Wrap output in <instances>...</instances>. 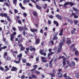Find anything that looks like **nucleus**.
I'll return each mask as SVG.
<instances>
[{
  "mask_svg": "<svg viewBox=\"0 0 79 79\" xmlns=\"http://www.w3.org/2000/svg\"><path fill=\"white\" fill-rule=\"evenodd\" d=\"M5 60L6 61H10L11 60V57L8 56L5 58Z\"/></svg>",
  "mask_w": 79,
  "mask_h": 79,
  "instance_id": "obj_19",
  "label": "nucleus"
},
{
  "mask_svg": "<svg viewBox=\"0 0 79 79\" xmlns=\"http://www.w3.org/2000/svg\"><path fill=\"white\" fill-rule=\"evenodd\" d=\"M24 39V38H22L19 40L18 41V43L20 44V43H21V42H23V40Z\"/></svg>",
  "mask_w": 79,
  "mask_h": 79,
  "instance_id": "obj_20",
  "label": "nucleus"
},
{
  "mask_svg": "<svg viewBox=\"0 0 79 79\" xmlns=\"http://www.w3.org/2000/svg\"><path fill=\"white\" fill-rule=\"evenodd\" d=\"M52 73H51L50 75H51V77H55V75L56 73V70H55V69H53L52 71Z\"/></svg>",
  "mask_w": 79,
  "mask_h": 79,
  "instance_id": "obj_3",
  "label": "nucleus"
},
{
  "mask_svg": "<svg viewBox=\"0 0 79 79\" xmlns=\"http://www.w3.org/2000/svg\"><path fill=\"white\" fill-rule=\"evenodd\" d=\"M44 51L43 49H41L40 51V53L41 55H43V53H44Z\"/></svg>",
  "mask_w": 79,
  "mask_h": 79,
  "instance_id": "obj_26",
  "label": "nucleus"
},
{
  "mask_svg": "<svg viewBox=\"0 0 79 79\" xmlns=\"http://www.w3.org/2000/svg\"><path fill=\"white\" fill-rule=\"evenodd\" d=\"M40 39L39 38H37L35 41V42L36 43V45H37L39 44V43H40Z\"/></svg>",
  "mask_w": 79,
  "mask_h": 79,
  "instance_id": "obj_10",
  "label": "nucleus"
},
{
  "mask_svg": "<svg viewBox=\"0 0 79 79\" xmlns=\"http://www.w3.org/2000/svg\"><path fill=\"white\" fill-rule=\"evenodd\" d=\"M30 31L31 32H32L34 33L35 32H37L38 30L36 29H31Z\"/></svg>",
  "mask_w": 79,
  "mask_h": 79,
  "instance_id": "obj_14",
  "label": "nucleus"
},
{
  "mask_svg": "<svg viewBox=\"0 0 79 79\" xmlns=\"http://www.w3.org/2000/svg\"><path fill=\"white\" fill-rule=\"evenodd\" d=\"M36 6L37 9L40 10L42 9V7L39 6L38 5H36Z\"/></svg>",
  "mask_w": 79,
  "mask_h": 79,
  "instance_id": "obj_18",
  "label": "nucleus"
},
{
  "mask_svg": "<svg viewBox=\"0 0 79 79\" xmlns=\"http://www.w3.org/2000/svg\"><path fill=\"white\" fill-rule=\"evenodd\" d=\"M76 31V29L75 28H73V30H72L71 31V33L73 34H75V31Z\"/></svg>",
  "mask_w": 79,
  "mask_h": 79,
  "instance_id": "obj_15",
  "label": "nucleus"
},
{
  "mask_svg": "<svg viewBox=\"0 0 79 79\" xmlns=\"http://www.w3.org/2000/svg\"><path fill=\"white\" fill-rule=\"evenodd\" d=\"M53 59H52L49 63V66L50 68H52V66H53V64H52V63L53 62Z\"/></svg>",
  "mask_w": 79,
  "mask_h": 79,
  "instance_id": "obj_9",
  "label": "nucleus"
},
{
  "mask_svg": "<svg viewBox=\"0 0 79 79\" xmlns=\"http://www.w3.org/2000/svg\"><path fill=\"white\" fill-rule=\"evenodd\" d=\"M43 2H46V1H48V2H50V0H42Z\"/></svg>",
  "mask_w": 79,
  "mask_h": 79,
  "instance_id": "obj_53",
  "label": "nucleus"
},
{
  "mask_svg": "<svg viewBox=\"0 0 79 79\" xmlns=\"http://www.w3.org/2000/svg\"><path fill=\"white\" fill-rule=\"evenodd\" d=\"M57 74L58 75L59 78H62L63 75V73H61V72H58L57 73Z\"/></svg>",
  "mask_w": 79,
  "mask_h": 79,
  "instance_id": "obj_5",
  "label": "nucleus"
},
{
  "mask_svg": "<svg viewBox=\"0 0 79 79\" xmlns=\"http://www.w3.org/2000/svg\"><path fill=\"white\" fill-rule=\"evenodd\" d=\"M18 45L19 46V47H23V45H22V44H18Z\"/></svg>",
  "mask_w": 79,
  "mask_h": 79,
  "instance_id": "obj_52",
  "label": "nucleus"
},
{
  "mask_svg": "<svg viewBox=\"0 0 79 79\" xmlns=\"http://www.w3.org/2000/svg\"><path fill=\"white\" fill-rule=\"evenodd\" d=\"M27 60H26V59H22V62L23 63H26Z\"/></svg>",
  "mask_w": 79,
  "mask_h": 79,
  "instance_id": "obj_36",
  "label": "nucleus"
},
{
  "mask_svg": "<svg viewBox=\"0 0 79 79\" xmlns=\"http://www.w3.org/2000/svg\"><path fill=\"white\" fill-rule=\"evenodd\" d=\"M0 69L1 71H4V68L2 67H0Z\"/></svg>",
  "mask_w": 79,
  "mask_h": 79,
  "instance_id": "obj_49",
  "label": "nucleus"
},
{
  "mask_svg": "<svg viewBox=\"0 0 79 79\" xmlns=\"http://www.w3.org/2000/svg\"><path fill=\"white\" fill-rule=\"evenodd\" d=\"M56 18H58V19H60V20H61L62 19V17L59 15H56Z\"/></svg>",
  "mask_w": 79,
  "mask_h": 79,
  "instance_id": "obj_12",
  "label": "nucleus"
},
{
  "mask_svg": "<svg viewBox=\"0 0 79 79\" xmlns=\"http://www.w3.org/2000/svg\"><path fill=\"white\" fill-rule=\"evenodd\" d=\"M25 77V76H24V75H22L21 77V79H24Z\"/></svg>",
  "mask_w": 79,
  "mask_h": 79,
  "instance_id": "obj_54",
  "label": "nucleus"
},
{
  "mask_svg": "<svg viewBox=\"0 0 79 79\" xmlns=\"http://www.w3.org/2000/svg\"><path fill=\"white\" fill-rule=\"evenodd\" d=\"M36 49L35 47L33 48L32 46H30V50L31 52H33V51H35Z\"/></svg>",
  "mask_w": 79,
  "mask_h": 79,
  "instance_id": "obj_6",
  "label": "nucleus"
},
{
  "mask_svg": "<svg viewBox=\"0 0 79 79\" xmlns=\"http://www.w3.org/2000/svg\"><path fill=\"white\" fill-rule=\"evenodd\" d=\"M35 73H36V74H40V72L37 71V70H35Z\"/></svg>",
  "mask_w": 79,
  "mask_h": 79,
  "instance_id": "obj_33",
  "label": "nucleus"
},
{
  "mask_svg": "<svg viewBox=\"0 0 79 79\" xmlns=\"http://www.w3.org/2000/svg\"><path fill=\"white\" fill-rule=\"evenodd\" d=\"M18 23L19 24H22V22H21V20L19 19L18 21Z\"/></svg>",
  "mask_w": 79,
  "mask_h": 79,
  "instance_id": "obj_43",
  "label": "nucleus"
},
{
  "mask_svg": "<svg viewBox=\"0 0 79 79\" xmlns=\"http://www.w3.org/2000/svg\"><path fill=\"white\" fill-rule=\"evenodd\" d=\"M70 2H66L64 4V6H66V5H69Z\"/></svg>",
  "mask_w": 79,
  "mask_h": 79,
  "instance_id": "obj_35",
  "label": "nucleus"
},
{
  "mask_svg": "<svg viewBox=\"0 0 79 79\" xmlns=\"http://www.w3.org/2000/svg\"><path fill=\"white\" fill-rule=\"evenodd\" d=\"M48 24H51V21L49 20H48Z\"/></svg>",
  "mask_w": 79,
  "mask_h": 79,
  "instance_id": "obj_51",
  "label": "nucleus"
},
{
  "mask_svg": "<svg viewBox=\"0 0 79 79\" xmlns=\"http://www.w3.org/2000/svg\"><path fill=\"white\" fill-rule=\"evenodd\" d=\"M52 40H58V37L57 36H54V37L52 38Z\"/></svg>",
  "mask_w": 79,
  "mask_h": 79,
  "instance_id": "obj_22",
  "label": "nucleus"
},
{
  "mask_svg": "<svg viewBox=\"0 0 79 79\" xmlns=\"http://www.w3.org/2000/svg\"><path fill=\"white\" fill-rule=\"evenodd\" d=\"M68 23H70V24H73L74 22L71 20H70V19H68Z\"/></svg>",
  "mask_w": 79,
  "mask_h": 79,
  "instance_id": "obj_24",
  "label": "nucleus"
},
{
  "mask_svg": "<svg viewBox=\"0 0 79 79\" xmlns=\"http://www.w3.org/2000/svg\"><path fill=\"white\" fill-rule=\"evenodd\" d=\"M26 65L27 66H31V64H30L29 63H27Z\"/></svg>",
  "mask_w": 79,
  "mask_h": 79,
  "instance_id": "obj_42",
  "label": "nucleus"
},
{
  "mask_svg": "<svg viewBox=\"0 0 79 79\" xmlns=\"http://www.w3.org/2000/svg\"><path fill=\"white\" fill-rule=\"evenodd\" d=\"M2 49H6V48H7V46H4V47H2Z\"/></svg>",
  "mask_w": 79,
  "mask_h": 79,
  "instance_id": "obj_45",
  "label": "nucleus"
},
{
  "mask_svg": "<svg viewBox=\"0 0 79 79\" xmlns=\"http://www.w3.org/2000/svg\"><path fill=\"white\" fill-rule=\"evenodd\" d=\"M62 48L60 47L57 50V52H59V53L60 52H61V50Z\"/></svg>",
  "mask_w": 79,
  "mask_h": 79,
  "instance_id": "obj_38",
  "label": "nucleus"
},
{
  "mask_svg": "<svg viewBox=\"0 0 79 79\" xmlns=\"http://www.w3.org/2000/svg\"><path fill=\"white\" fill-rule=\"evenodd\" d=\"M40 33H42V34H43V30H42V29H40Z\"/></svg>",
  "mask_w": 79,
  "mask_h": 79,
  "instance_id": "obj_59",
  "label": "nucleus"
},
{
  "mask_svg": "<svg viewBox=\"0 0 79 79\" xmlns=\"http://www.w3.org/2000/svg\"><path fill=\"white\" fill-rule=\"evenodd\" d=\"M10 52L12 53L13 55H14L15 54H17L18 53V52L17 51H13L12 50H11Z\"/></svg>",
  "mask_w": 79,
  "mask_h": 79,
  "instance_id": "obj_25",
  "label": "nucleus"
},
{
  "mask_svg": "<svg viewBox=\"0 0 79 79\" xmlns=\"http://www.w3.org/2000/svg\"><path fill=\"white\" fill-rule=\"evenodd\" d=\"M53 23L55 24H56V26H57V27H58L59 26V24L58 23V22L57 21L54 20L53 21Z\"/></svg>",
  "mask_w": 79,
  "mask_h": 79,
  "instance_id": "obj_17",
  "label": "nucleus"
},
{
  "mask_svg": "<svg viewBox=\"0 0 79 79\" xmlns=\"http://www.w3.org/2000/svg\"><path fill=\"white\" fill-rule=\"evenodd\" d=\"M43 63H47V60H42Z\"/></svg>",
  "mask_w": 79,
  "mask_h": 79,
  "instance_id": "obj_50",
  "label": "nucleus"
},
{
  "mask_svg": "<svg viewBox=\"0 0 79 79\" xmlns=\"http://www.w3.org/2000/svg\"><path fill=\"white\" fill-rule=\"evenodd\" d=\"M69 5H70V6H73V5H74V3L72 2H70Z\"/></svg>",
  "mask_w": 79,
  "mask_h": 79,
  "instance_id": "obj_47",
  "label": "nucleus"
},
{
  "mask_svg": "<svg viewBox=\"0 0 79 79\" xmlns=\"http://www.w3.org/2000/svg\"><path fill=\"white\" fill-rule=\"evenodd\" d=\"M62 64L63 65V66H65L66 65V61H63L62 62Z\"/></svg>",
  "mask_w": 79,
  "mask_h": 79,
  "instance_id": "obj_41",
  "label": "nucleus"
},
{
  "mask_svg": "<svg viewBox=\"0 0 79 79\" xmlns=\"http://www.w3.org/2000/svg\"><path fill=\"white\" fill-rule=\"evenodd\" d=\"M74 23L77 26H79V22H78V21L76 20H74Z\"/></svg>",
  "mask_w": 79,
  "mask_h": 79,
  "instance_id": "obj_11",
  "label": "nucleus"
},
{
  "mask_svg": "<svg viewBox=\"0 0 79 79\" xmlns=\"http://www.w3.org/2000/svg\"><path fill=\"white\" fill-rule=\"evenodd\" d=\"M44 5L45 6H44L43 7L44 9H45V8H46V7H47V4H45Z\"/></svg>",
  "mask_w": 79,
  "mask_h": 79,
  "instance_id": "obj_48",
  "label": "nucleus"
},
{
  "mask_svg": "<svg viewBox=\"0 0 79 79\" xmlns=\"http://www.w3.org/2000/svg\"><path fill=\"white\" fill-rule=\"evenodd\" d=\"M13 2L14 5H16V3H17V0H13Z\"/></svg>",
  "mask_w": 79,
  "mask_h": 79,
  "instance_id": "obj_32",
  "label": "nucleus"
},
{
  "mask_svg": "<svg viewBox=\"0 0 79 79\" xmlns=\"http://www.w3.org/2000/svg\"><path fill=\"white\" fill-rule=\"evenodd\" d=\"M71 40H68L66 41V43L67 44H71Z\"/></svg>",
  "mask_w": 79,
  "mask_h": 79,
  "instance_id": "obj_23",
  "label": "nucleus"
},
{
  "mask_svg": "<svg viewBox=\"0 0 79 79\" xmlns=\"http://www.w3.org/2000/svg\"><path fill=\"white\" fill-rule=\"evenodd\" d=\"M33 15H34L35 16H36L37 15V13L36 11H34L33 12Z\"/></svg>",
  "mask_w": 79,
  "mask_h": 79,
  "instance_id": "obj_29",
  "label": "nucleus"
},
{
  "mask_svg": "<svg viewBox=\"0 0 79 79\" xmlns=\"http://www.w3.org/2000/svg\"><path fill=\"white\" fill-rule=\"evenodd\" d=\"M65 42H66V37H65L64 36L63 37V39H62V43H65Z\"/></svg>",
  "mask_w": 79,
  "mask_h": 79,
  "instance_id": "obj_28",
  "label": "nucleus"
},
{
  "mask_svg": "<svg viewBox=\"0 0 79 79\" xmlns=\"http://www.w3.org/2000/svg\"><path fill=\"white\" fill-rule=\"evenodd\" d=\"M23 16H24V17H26V16H27V14H26V13H23Z\"/></svg>",
  "mask_w": 79,
  "mask_h": 79,
  "instance_id": "obj_56",
  "label": "nucleus"
},
{
  "mask_svg": "<svg viewBox=\"0 0 79 79\" xmlns=\"http://www.w3.org/2000/svg\"><path fill=\"white\" fill-rule=\"evenodd\" d=\"M14 12L15 14H16V13H18V10L16 9H15Z\"/></svg>",
  "mask_w": 79,
  "mask_h": 79,
  "instance_id": "obj_44",
  "label": "nucleus"
},
{
  "mask_svg": "<svg viewBox=\"0 0 79 79\" xmlns=\"http://www.w3.org/2000/svg\"><path fill=\"white\" fill-rule=\"evenodd\" d=\"M25 50V47L22 46L20 48V50L21 51H24Z\"/></svg>",
  "mask_w": 79,
  "mask_h": 79,
  "instance_id": "obj_31",
  "label": "nucleus"
},
{
  "mask_svg": "<svg viewBox=\"0 0 79 79\" xmlns=\"http://www.w3.org/2000/svg\"><path fill=\"white\" fill-rule=\"evenodd\" d=\"M5 4L6 5V6H10V5H8V3H7L6 2L5 3Z\"/></svg>",
  "mask_w": 79,
  "mask_h": 79,
  "instance_id": "obj_58",
  "label": "nucleus"
},
{
  "mask_svg": "<svg viewBox=\"0 0 79 79\" xmlns=\"http://www.w3.org/2000/svg\"><path fill=\"white\" fill-rule=\"evenodd\" d=\"M63 28H62L61 30L60 31V33H59V35L61 36V35H63Z\"/></svg>",
  "mask_w": 79,
  "mask_h": 79,
  "instance_id": "obj_13",
  "label": "nucleus"
},
{
  "mask_svg": "<svg viewBox=\"0 0 79 79\" xmlns=\"http://www.w3.org/2000/svg\"><path fill=\"white\" fill-rule=\"evenodd\" d=\"M33 68H34L35 69H37V65H34L33 66Z\"/></svg>",
  "mask_w": 79,
  "mask_h": 79,
  "instance_id": "obj_46",
  "label": "nucleus"
},
{
  "mask_svg": "<svg viewBox=\"0 0 79 79\" xmlns=\"http://www.w3.org/2000/svg\"><path fill=\"white\" fill-rule=\"evenodd\" d=\"M11 76H9V77H6V79H10V78H11Z\"/></svg>",
  "mask_w": 79,
  "mask_h": 79,
  "instance_id": "obj_60",
  "label": "nucleus"
},
{
  "mask_svg": "<svg viewBox=\"0 0 79 79\" xmlns=\"http://www.w3.org/2000/svg\"><path fill=\"white\" fill-rule=\"evenodd\" d=\"M73 10H74V11H76V12H77V11H78V10H77V9L74 7H73Z\"/></svg>",
  "mask_w": 79,
  "mask_h": 79,
  "instance_id": "obj_30",
  "label": "nucleus"
},
{
  "mask_svg": "<svg viewBox=\"0 0 79 79\" xmlns=\"http://www.w3.org/2000/svg\"><path fill=\"white\" fill-rule=\"evenodd\" d=\"M58 71L59 73H60V72H61L62 71V69H59L58 70Z\"/></svg>",
  "mask_w": 79,
  "mask_h": 79,
  "instance_id": "obj_55",
  "label": "nucleus"
},
{
  "mask_svg": "<svg viewBox=\"0 0 79 79\" xmlns=\"http://www.w3.org/2000/svg\"><path fill=\"white\" fill-rule=\"evenodd\" d=\"M19 27V29L20 31H23V29H24V27Z\"/></svg>",
  "mask_w": 79,
  "mask_h": 79,
  "instance_id": "obj_21",
  "label": "nucleus"
},
{
  "mask_svg": "<svg viewBox=\"0 0 79 79\" xmlns=\"http://www.w3.org/2000/svg\"><path fill=\"white\" fill-rule=\"evenodd\" d=\"M75 65V62H74L73 61H72L70 64H69L68 65V66H69V67H71V66H74Z\"/></svg>",
  "mask_w": 79,
  "mask_h": 79,
  "instance_id": "obj_8",
  "label": "nucleus"
},
{
  "mask_svg": "<svg viewBox=\"0 0 79 79\" xmlns=\"http://www.w3.org/2000/svg\"><path fill=\"white\" fill-rule=\"evenodd\" d=\"M22 56H23V54L21 53H20L19 55H18L17 56V58H19L18 61L14 60V63H17V64H19V63H20V61H21Z\"/></svg>",
  "mask_w": 79,
  "mask_h": 79,
  "instance_id": "obj_1",
  "label": "nucleus"
},
{
  "mask_svg": "<svg viewBox=\"0 0 79 79\" xmlns=\"http://www.w3.org/2000/svg\"><path fill=\"white\" fill-rule=\"evenodd\" d=\"M65 78L66 79H68L69 78V76H67Z\"/></svg>",
  "mask_w": 79,
  "mask_h": 79,
  "instance_id": "obj_64",
  "label": "nucleus"
},
{
  "mask_svg": "<svg viewBox=\"0 0 79 79\" xmlns=\"http://www.w3.org/2000/svg\"><path fill=\"white\" fill-rule=\"evenodd\" d=\"M64 44L63 42H61L59 44V45H60V47H61V48H62V46H63V45Z\"/></svg>",
  "mask_w": 79,
  "mask_h": 79,
  "instance_id": "obj_37",
  "label": "nucleus"
},
{
  "mask_svg": "<svg viewBox=\"0 0 79 79\" xmlns=\"http://www.w3.org/2000/svg\"><path fill=\"white\" fill-rule=\"evenodd\" d=\"M0 16L2 17H3V16L4 17H5V18H6V17H7V20H8V21H10L11 20L10 17L8 16H7V14L6 13L3 14V13H1L0 14Z\"/></svg>",
  "mask_w": 79,
  "mask_h": 79,
  "instance_id": "obj_2",
  "label": "nucleus"
},
{
  "mask_svg": "<svg viewBox=\"0 0 79 79\" xmlns=\"http://www.w3.org/2000/svg\"><path fill=\"white\" fill-rule=\"evenodd\" d=\"M7 55H8V53L7 52H5L4 54V55L5 56H7Z\"/></svg>",
  "mask_w": 79,
  "mask_h": 79,
  "instance_id": "obj_61",
  "label": "nucleus"
},
{
  "mask_svg": "<svg viewBox=\"0 0 79 79\" xmlns=\"http://www.w3.org/2000/svg\"><path fill=\"white\" fill-rule=\"evenodd\" d=\"M79 53V52L78 51H75V55L77 56V55H78V54Z\"/></svg>",
  "mask_w": 79,
  "mask_h": 79,
  "instance_id": "obj_39",
  "label": "nucleus"
},
{
  "mask_svg": "<svg viewBox=\"0 0 79 79\" xmlns=\"http://www.w3.org/2000/svg\"><path fill=\"white\" fill-rule=\"evenodd\" d=\"M72 14L73 16H74V18H78V16L77 15H76L74 13L72 12Z\"/></svg>",
  "mask_w": 79,
  "mask_h": 79,
  "instance_id": "obj_16",
  "label": "nucleus"
},
{
  "mask_svg": "<svg viewBox=\"0 0 79 79\" xmlns=\"http://www.w3.org/2000/svg\"><path fill=\"white\" fill-rule=\"evenodd\" d=\"M16 32L15 31L14 32L10 35V39L11 41L13 42V40L14 39V37H15L14 35H16Z\"/></svg>",
  "mask_w": 79,
  "mask_h": 79,
  "instance_id": "obj_4",
  "label": "nucleus"
},
{
  "mask_svg": "<svg viewBox=\"0 0 79 79\" xmlns=\"http://www.w3.org/2000/svg\"><path fill=\"white\" fill-rule=\"evenodd\" d=\"M48 17H49L50 18H54V17L52 15H48Z\"/></svg>",
  "mask_w": 79,
  "mask_h": 79,
  "instance_id": "obj_57",
  "label": "nucleus"
},
{
  "mask_svg": "<svg viewBox=\"0 0 79 79\" xmlns=\"http://www.w3.org/2000/svg\"><path fill=\"white\" fill-rule=\"evenodd\" d=\"M31 76L32 77H33V78L34 79H36V78L37 77V76L35 75H34V74H32Z\"/></svg>",
  "mask_w": 79,
  "mask_h": 79,
  "instance_id": "obj_27",
  "label": "nucleus"
},
{
  "mask_svg": "<svg viewBox=\"0 0 79 79\" xmlns=\"http://www.w3.org/2000/svg\"><path fill=\"white\" fill-rule=\"evenodd\" d=\"M44 35L45 36H47V32H44Z\"/></svg>",
  "mask_w": 79,
  "mask_h": 79,
  "instance_id": "obj_62",
  "label": "nucleus"
},
{
  "mask_svg": "<svg viewBox=\"0 0 79 79\" xmlns=\"http://www.w3.org/2000/svg\"><path fill=\"white\" fill-rule=\"evenodd\" d=\"M30 46H29V47H27L26 48V50H27V51L28 52H29V50H30Z\"/></svg>",
  "mask_w": 79,
  "mask_h": 79,
  "instance_id": "obj_40",
  "label": "nucleus"
},
{
  "mask_svg": "<svg viewBox=\"0 0 79 79\" xmlns=\"http://www.w3.org/2000/svg\"><path fill=\"white\" fill-rule=\"evenodd\" d=\"M58 32H54L53 35V36H56L58 35Z\"/></svg>",
  "mask_w": 79,
  "mask_h": 79,
  "instance_id": "obj_34",
  "label": "nucleus"
},
{
  "mask_svg": "<svg viewBox=\"0 0 79 79\" xmlns=\"http://www.w3.org/2000/svg\"><path fill=\"white\" fill-rule=\"evenodd\" d=\"M12 69H11V71H15V72L17 71L18 69L17 68L15 67H12Z\"/></svg>",
  "mask_w": 79,
  "mask_h": 79,
  "instance_id": "obj_7",
  "label": "nucleus"
},
{
  "mask_svg": "<svg viewBox=\"0 0 79 79\" xmlns=\"http://www.w3.org/2000/svg\"><path fill=\"white\" fill-rule=\"evenodd\" d=\"M67 76V74H66V73H65L63 76V77H66Z\"/></svg>",
  "mask_w": 79,
  "mask_h": 79,
  "instance_id": "obj_63",
  "label": "nucleus"
}]
</instances>
